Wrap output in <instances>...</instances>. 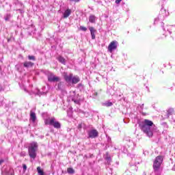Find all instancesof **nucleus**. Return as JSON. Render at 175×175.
Listing matches in <instances>:
<instances>
[{"mask_svg":"<svg viewBox=\"0 0 175 175\" xmlns=\"http://www.w3.org/2000/svg\"><path fill=\"white\" fill-rule=\"evenodd\" d=\"M154 122L152 121L145 119L140 124V127L144 133L148 136V137H151L154 135Z\"/></svg>","mask_w":175,"mask_h":175,"instance_id":"obj_1","label":"nucleus"},{"mask_svg":"<svg viewBox=\"0 0 175 175\" xmlns=\"http://www.w3.org/2000/svg\"><path fill=\"white\" fill-rule=\"evenodd\" d=\"M44 122L45 125H50L56 129H61V123H59L58 121H56L55 117L50 118L48 116L47 118H44Z\"/></svg>","mask_w":175,"mask_h":175,"instance_id":"obj_2","label":"nucleus"},{"mask_svg":"<svg viewBox=\"0 0 175 175\" xmlns=\"http://www.w3.org/2000/svg\"><path fill=\"white\" fill-rule=\"evenodd\" d=\"M163 162V159L161 156H158L156 157L153 163V170L155 175H161V165Z\"/></svg>","mask_w":175,"mask_h":175,"instance_id":"obj_3","label":"nucleus"},{"mask_svg":"<svg viewBox=\"0 0 175 175\" xmlns=\"http://www.w3.org/2000/svg\"><path fill=\"white\" fill-rule=\"evenodd\" d=\"M38 142H33L30 143L28 147L29 156L31 159H35L36 158V151H38Z\"/></svg>","mask_w":175,"mask_h":175,"instance_id":"obj_4","label":"nucleus"},{"mask_svg":"<svg viewBox=\"0 0 175 175\" xmlns=\"http://www.w3.org/2000/svg\"><path fill=\"white\" fill-rule=\"evenodd\" d=\"M169 16V12H167L166 10L162 8L160 11L159 15L158 17L154 18V24H158L159 21H163V20H165V18Z\"/></svg>","mask_w":175,"mask_h":175,"instance_id":"obj_5","label":"nucleus"},{"mask_svg":"<svg viewBox=\"0 0 175 175\" xmlns=\"http://www.w3.org/2000/svg\"><path fill=\"white\" fill-rule=\"evenodd\" d=\"M165 32H168L171 37L174 39L175 38V25H167L165 27H163Z\"/></svg>","mask_w":175,"mask_h":175,"instance_id":"obj_6","label":"nucleus"},{"mask_svg":"<svg viewBox=\"0 0 175 175\" xmlns=\"http://www.w3.org/2000/svg\"><path fill=\"white\" fill-rule=\"evenodd\" d=\"M70 98L72 99V102H75L76 105H80L81 99L79 94H77L75 91L70 92Z\"/></svg>","mask_w":175,"mask_h":175,"instance_id":"obj_7","label":"nucleus"},{"mask_svg":"<svg viewBox=\"0 0 175 175\" xmlns=\"http://www.w3.org/2000/svg\"><path fill=\"white\" fill-rule=\"evenodd\" d=\"M48 81H50L51 83H57L61 81V78H59V77H55L53 73H50L48 75Z\"/></svg>","mask_w":175,"mask_h":175,"instance_id":"obj_8","label":"nucleus"},{"mask_svg":"<svg viewBox=\"0 0 175 175\" xmlns=\"http://www.w3.org/2000/svg\"><path fill=\"white\" fill-rule=\"evenodd\" d=\"M118 42L117 41H112L108 46V51L109 53H113L114 50H117Z\"/></svg>","mask_w":175,"mask_h":175,"instance_id":"obj_9","label":"nucleus"},{"mask_svg":"<svg viewBox=\"0 0 175 175\" xmlns=\"http://www.w3.org/2000/svg\"><path fill=\"white\" fill-rule=\"evenodd\" d=\"M89 139H95V137H98L99 133L96 129H92L88 132Z\"/></svg>","mask_w":175,"mask_h":175,"instance_id":"obj_10","label":"nucleus"},{"mask_svg":"<svg viewBox=\"0 0 175 175\" xmlns=\"http://www.w3.org/2000/svg\"><path fill=\"white\" fill-rule=\"evenodd\" d=\"M124 141L126 142V146H125L126 148L128 147L129 148L131 147H135V142H133V140L131 139V137H126L124 139Z\"/></svg>","mask_w":175,"mask_h":175,"instance_id":"obj_11","label":"nucleus"},{"mask_svg":"<svg viewBox=\"0 0 175 175\" xmlns=\"http://www.w3.org/2000/svg\"><path fill=\"white\" fill-rule=\"evenodd\" d=\"M72 78L73 74L68 75V73L64 72V79L66 83H72Z\"/></svg>","mask_w":175,"mask_h":175,"instance_id":"obj_12","label":"nucleus"},{"mask_svg":"<svg viewBox=\"0 0 175 175\" xmlns=\"http://www.w3.org/2000/svg\"><path fill=\"white\" fill-rule=\"evenodd\" d=\"M89 30L90 31V35L92 36V39L94 40L96 39V29H95L93 27H90Z\"/></svg>","mask_w":175,"mask_h":175,"instance_id":"obj_13","label":"nucleus"},{"mask_svg":"<svg viewBox=\"0 0 175 175\" xmlns=\"http://www.w3.org/2000/svg\"><path fill=\"white\" fill-rule=\"evenodd\" d=\"M72 14V10L70 9H67L64 11L63 16L64 18H68Z\"/></svg>","mask_w":175,"mask_h":175,"instance_id":"obj_14","label":"nucleus"},{"mask_svg":"<svg viewBox=\"0 0 175 175\" xmlns=\"http://www.w3.org/2000/svg\"><path fill=\"white\" fill-rule=\"evenodd\" d=\"M13 17V15L10 12H7L4 14L3 18L5 21H10V19Z\"/></svg>","mask_w":175,"mask_h":175,"instance_id":"obj_15","label":"nucleus"},{"mask_svg":"<svg viewBox=\"0 0 175 175\" xmlns=\"http://www.w3.org/2000/svg\"><path fill=\"white\" fill-rule=\"evenodd\" d=\"M56 59L60 62V64H62V65H66V59H64V57L59 55Z\"/></svg>","mask_w":175,"mask_h":175,"instance_id":"obj_16","label":"nucleus"},{"mask_svg":"<svg viewBox=\"0 0 175 175\" xmlns=\"http://www.w3.org/2000/svg\"><path fill=\"white\" fill-rule=\"evenodd\" d=\"M79 81H80V77H79L78 76L72 77V79L71 81V83L72 84H77V83H79Z\"/></svg>","mask_w":175,"mask_h":175,"instance_id":"obj_17","label":"nucleus"},{"mask_svg":"<svg viewBox=\"0 0 175 175\" xmlns=\"http://www.w3.org/2000/svg\"><path fill=\"white\" fill-rule=\"evenodd\" d=\"M23 66L25 68H32V66H33V63L31 62H25L23 63Z\"/></svg>","mask_w":175,"mask_h":175,"instance_id":"obj_18","label":"nucleus"},{"mask_svg":"<svg viewBox=\"0 0 175 175\" xmlns=\"http://www.w3.org/2000/svg\"><path fill=\"white\" fill-rule=\"evenodd\" d=\"M30 118L32 122H35L36 121V113L35 112L31 111L30 112Z\"/></svg>","mask_w":175,"mask_h":175,"instance_id":"obj_19","label":"nucleus"},{"mask_svg":"<svg viewBox=\"0 0 175 175\" xmlns=\"http://www.w3.org/2000/svg\"><path fill=\"white\" fill-rule=\"evenodd\" d=\"M96 20V17L94 15H90L89 16L90 23H92V24H94V23H95Z\"/></svg>","mask_w":175,"mask_h":175,"instance_id":"obj_20","label":"nucleus"},{"mask_svg":"<svg viewBox=\"0 0 175 175\" xmlns=\"http://www.w3.org/2000/svg\"><path fill=\"white\" fill-rule=\"evenodd\" d=\"M107 94H109V95H114V89L111 87H110L109 88H108L107 91Z\"/></svg>","mask_w":175,"mask_h":175,"instance_id":"obj_21","label":"nucleus"},{"mask_svg":"<svg viewBox=\"0 0 175 175\" xmlns=\"http://www.w3.org/2000/svg\"><path fill=\"white\" fill-rule=\"evenodd\" d=\"M105 161H106V163L107 165H111V157H110V156H107L105 158Z\"/></svg>","mask_w":175,"mask_h":175,"instance_id":"obj_22","label":"nucleus"},{"mask_svg":"<svg viewBox=\"0 0 175 175\" xmlns=\"http://www.w3.org/2000/svg\"><path fill=\"white\" fill-rule=\"evenodd\" d=\"M103 106H105L106 107H110L113 106V103L110 100H108L103 103Z\"/></svg>","mask_w":175,"mask_h":175,"instance_id":"obj_23","label":"nucleus"},{"mask_svg":"<svg viewBox=\"0 0 175 175\" xmlns=\"http://www.w3.org/2000/svg\"><path fill=\"white\" fill-rule=\"evenodd\" d=\"M37 172L38 175H45L44 172L43 171V170H42L40 167H37Z\"/></svg>","mask_w":175,"mask_h":175,"instance_id":"obj_24","label":"nucleus"},{"mask_svg":"<svg viewBox=\"0 0 175 175\" xmlns=\"http://www.w3.org/2000/svg\"><path fill=\"white\" fill-rule=\"evenodd\" d=\"M132 162H135V165H137L140 163V161H136V155L131 156Z\"/></svg>","mask_w":175,"mask_h":175,"instance_id":"obj_25","label":"nucleus"},{"mask_svg":"<svg viewBox=\"0 0 175 175\" xmlns=\"http://www.w3.org/2000/svg\"><path fill=\"white\" fill-rule=\"evenodd\" d=\"M173 113H174V110L173 109H169L167 110V117L168 118L170 117V116H172Z\"/></svg>","mask_w":175,"mask_h":175,"instance_id":"obj_26","label":"nucleus"},{"mask_svg":"<svg viewBox=\"0 0 175 175\" xmlns=\"http://www.w3.org/2000/svg\"><path fill=\"white\" fill-rule=\"evenodd\" d=\"M67 172L68 173V174H74L75 170H73V168L72 167H69L67 169Z\"/></svg>","mask_w":175,"mask_h":175,"instance_id":"obj_27","label":"nucleus"},{"mask_svg":"<svg viewBox=\"0 0 175 175\" xmlns=\"http://www.w3.org/2000/svg\"><path fill=\"white\" fill-rule=\"evenodd\" d=\"M137 109L139 111V112L142 113V111H143V109H144V104L139 105Z\"/></svg>","mask_w":175,"mask_h":175,"instance_id":"obj_28","label":"nucleus"},{"mask_svg":"<svg viewBox=\"0 0 175 175\" xmlns=\"http://www.w3.org/2000/svg\"><path fill=\"white\" fill-rule=\"evenodd\" d=\"M28 59H29V61H36V57L33 55H29Z\"/></svg>","mask_w":175,"mask_h":175,"instance_id":"obj_29","label":"nucleus"},{"mask_svg":"<svg viewBox=\"0 0 175 175\" xmlns=\"http://www.w3.org/2000/svg\"><path fill=\"white\" fill-rule=\"evenodd\" d=\"M77 88L79 89V90L83 91L84 90V85L79 83L77 85Z\"/></svg>","mask_w":175,"mask_h":175,"instance_id":"obj_30","label":"nucleus"},{"mask_svg":"<svg viewBox=\"0 0 175 175\" xmlns=\"http://www.w3.org/2000/svg\"><path fill=\"white\" fill-rule=\"evenodd\" d=\"M43 94H44V92H40V90H38L36 93H34V95H38V96H41V95H42Z\"/></svg>","mask_w":175,"mask_h":175,"instance_id":"obj_31","label":"nucleus"},{"mask_svg":"<svg viewBox=\"0 0 175 175\" xmlns=\"http://www.w3.org/2000/svg\"><path fill=\"white\" fill-rule=\"evenodd\" d=\"M81 31H83V32H85L87 31V27L84 26H80Z\"/></svg>","mask_w":175,"mask_h":175,"instance_id":"obj_32","label":"nucleus"},{"mask_svg":"<svg viewBox=\"0 0 175 175\" xmlns=\"http://www.w3.org/2000/svg\"><path fill=\"white\" fill-rule=\"evenodd\" d=\"M3 105H5V101L3 98L0 99V107H1V106H3Z\"/></svg>","mask_w":175,"mask_h":175,"instance_id":"obj_33","label":"nucleus"},{"mask_svg":"<svg viewBox=\"0 0 175 175\" xmlns=\"http://www.w3.org/2000/svg\"><path fill=\"white\" fill-rule=\"evenodd\" d=\"M58 90H62V82H59L57 85Z\"/></svg>","mask_w":175,"mask_h":175,"instance_id":"obj_34","label":"nucleus"},{"mask_svg":"<svg viewBox=\"0 0 175 175\" xmlns=\"http://www.w3.org/2000/svg\"><path fill=\"white\" fill-rule=\"evenodd\" d=\"M131 169H134L135 172H137V166H136V165H132Z\"/></svg>","mask_w":175,"mask_h":175,"instance_id":"obj_35","label":"nucleus"},{"mask_svg":"<svg viewBox=\"0 0 175 175\" xmlns=\"http://www.w3.org/2000/svg\"><path fill=\"white\" fill-rule=\"evenodd\" d=\"M122 0H116L115 1V3H116V5H120V3H121V1H122Z\"/></svg>","mask_w":175,"mask_h":175,"instance_id":"obj_36","label":"nucleus"},{"mask_svg":"<svg viewBox=\"0 0 175 175\" xmlns=\"http://www.w3.org/2000/svg\"><path fill=\"white\" fill-rule=\"evenodd\" d=\"M83 125H84V124L80 123V124L78 125V129H81V128H83Z\"/></svg>","mask_w":175,"mask_h":175,"instance_id":"obj_37","label":"nucleus"},{"mask_svg":"<svg viewBox=\"0 0 175 175\" xmlns=\"http://www.w3.org/2000/svg\"><path fill=\"white\" fill-rule=\"evenodd\" d=\"M70 2H75V3H77V2H80V0H69Z\"/></svg>","mask_w":175,"mask_h":175,"instance_id":"obj_38","label":"nucleus"},{"mask_svg":"<svg viewBox=\"0 0 175 175\" xmlns=\"http://www.w3.org/2000/svg\"><path fill=\"white\" fill-rule=\"evenodd\" d=\"M10 175H14V171L13 170H10Z\"/></svg>","mask_w":175,"mask_h":175,"instance_id":"obj_39","label":"nucleus"},{"mask_svg":"<svg viewBox=\"0 0 175 175\" xmlns=\"http://www.w3.org/2000/svg\"><path fill=\"white\" fill-rule=\"evenodd\" d=\"M23 170H27V165L23 164Z\"/></svg>","mask_w":175,"mask_h":175,"instance_id":"obj_40","label":"nucleus"},{"mask_svg":"<svg viewBox=\"0 0 175 175\" xmlns=\"http://www.w3.org/2000/svg\"><path fill=\"white\" fill-rule=\"evenodd\" d=\"M4 162V160L3 159H1L0 160V165H2V163H3Z\"/></svg>","mask_w":175,"mask_h":175,"instance_id":"obj_41","label":"nucleus"},{"mask_svg":"<svg viewBox=\"0 0 175 175\" xmlns=\"http://www.w3.org/2000/svg\"><path fill=\"white\" fill-rule=\"evenodd\" d=\"M98 95V93L95 92L94 93V96H93V98H96V96Z\"/></svg>","mask_w":175,"mask_h":175,"instance_id":"obj_42","label":"nucleus"},{"mask_svg":"<svg viewBox=\"0 0 175 175\" xmlns=\"http://www.w3.org/2000/svg\"><path fill=\"white\" fill-rule=\"evenodd\" d=\"M123 151L124 152H126L128 151V148H126V150H124Z\"/></svg>","mask_w":175,"mask_h":175,"instance_id":"obj_43","label":"nucleus"},{"mask_svg":"<svg viewBox=\"0 0 175 175\" xmlns=\"http://www.w3.org/2000/svg\"><path fill=\"white\" fill-rule=\"evenodd\" d=\"M108 142H111V138H108Z\"/></svg>","mask_w":175,"mask_h":175,"instance_id":"obj_44","label":"nucleus"},{"mask_svg":"<svg viewBox=\"0 0 175 175\" xmlns=\"http://www.w3.org/2000/svg\"><path fill=\"white\" fill-rule=\"evenodd\" d=\"M164 24L163 23H161V27H163Z\"/></svg>","mask_w":175,"mask_h":175,"instance_id":"obj_45","label":"nucleus"},{"mask_svg":"<svg viewBox=\"0 0 175 175\" xmlns=\"http://www.w3.org/2000/svg\"><path fill=\"white\" fill-rule=\"evenodd\" d=\"M1 69H2V68H1V66H0V70H1Z\"/></svg>","mask_w":175,"mask_h":175,"instance_id":"obj_46","label":"nucleus"},{"mask_svg":"<svg viewBox=\"0 0 175 175\" xmlns=\"http://www.w3.org/2000/svg\"><path fill=\"white\" fill-rule=\"evenodd\" d=\"M144 175H146V173H144Z\"/></svg>","mask_w":175,"mask_h":175,"instance_id":"obj_47","label":"nucleus"},{"mask_svg":"<svg viewBox=\"0 0 175 175\" xmlns=\"http://www.w3.org/2000/svg\"><path fill=\"white\" fill-rule=\"evenodd\" d=\"M119 96H121V94H120Z\"/></svg>","mask_w":175,"mask_h":175,"instance_id":"obj_48","label":"nucleus"},{"mask_svg":"<svg viewBox=\"0 0 175 175\" xmlns=\"http://www.w3.org/2000/svg\"><path fill=\"white\" fill-rule=\"evenodd\" d=\"M19 10V11H20V10H20V9H19V10Z\"/></svg>","mask_w":175,"mask_h":175,"instance_id":"obj_49","label":"nucleus"},{"mask_svg":"<svg viewBox=\"0 0 175 175\" xmlns=\"http://www.w3.org/2000/svg\"><path fill=\"white\" fill-rule=\"evenodd\" d=\"M174 122H175V120H174Z\"/></svg>","mask_w":175,"mask_h":175,"instance_id":"obj_50","label":"nucleus"}]
</instances>
